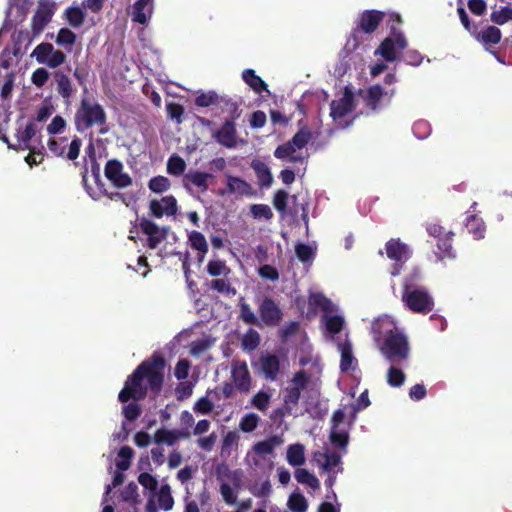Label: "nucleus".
Returning a JSON list of instances; mask_svg holds the SVG:
<instances>
[{"mask_svg":"<svg viewBox=\"0 0 512 512\" xmlns=\"http://www.w3.org/2000/svg\"><path fill=\"white\" fill-rule=\"evenodd\" d=\"M373 333L379 350L390 364L405 365L410 347L407 337L397 328L390 316L378 318L373 324Z\"/></svg>","mask_w":512,"mask_h":512,"instance_id":"nucleus-1","label":"nucleus"},{"mask_svg":"<svg viewBox=\"0 0 512 512\" xmlns=\"http://www.w3.org/2000/svg\"><path fill=\"white\" fill-rule=\"evenodd\" d=\"M164 364L161 359H155L153 362H143L134 373L128 378L124 388L119 393V400L126 402L129 399H142L147 392V381L150 389L158 392L163 383Z\"/></svg>","mask_w":512,"mask_h":512,"instance_id":"nucleus-2","label":"nucleus"},{"mask_svg":"<svg viewBox=\"0 0 512 512\" xmlns=\"http://www.w3.org/2000/svg\"><path fill=\"white\" fill-rule=\"evenodd\" d=\"M321 384V379L312 378L308 375V370H299L288 381L284 390V406L274 411L272 418H283L287 414H291L292 410L297 406L301 397V393L305 390H315Z\"/></svg>","mask_w":512,"mask_h":512,"instance_id":"nucleus-3","label":"nucleus"},{"mask_svg":"<svg viewBox=\"0 0 512 512\" xmlns=\"http://www.w3.org/2000/svg\"><path fill=\"white\" fill-rule=\"evenodd\" d=\"M284 443L282 436L273 435L255 443L246 453L245 464L254 473H267L274 466L275 449Z\"/></svg>","mask_w":512,"mask_h":512,"instance_id":"nucleus-4","label":"nucleus"},{"mask_svg":"<svg viewBox=\"0 0 512 512\" xmlns=\"http://www.w3.org/2000/svg\"><path fill=\"white\" fill-rule=\"evenodd\" d=\"M75 126L79 132L96 127L100 134H105L108 128L103 107L92 98H83L75 114Z\"/></svg>","mask_w":512,"mask_h":512,"instance_id":"nucleus-5","label":"nucleus"},{"mask_svg":"<svg viewBox=\"0 0 512 512\" xmlns=\"http://www.w3.org/2000/svg\"><path fill=\"white\" fill-rule=\"evenodd\" d=\"M312 138L311 130L307 126L301 127L292 139L274 151V156L287 163L299 164L305 169L307 155L304 152L305 146Z\"/></svg>","mask_w":512,"mask_h":512,"instance_id":"nucleus-6","label":"nucleus"},{"mask_svg":"<svg viewBox=\"0 0 512 512\" xmlns=\"http://www.w3.org/2000/svg\"><path fill=\"white\" fill-rule=\"evenodd\" d=\"M309 305L314 309L323 311L322 323L325 327L326 336L336 340L335 336L339 334L344 327V317L339 313L338 307L326 298L322 293H312L309 296ZM340 340L337 338V341Z\"/></svg>","mask_w":512,"mask_h":512,"instance_id":"nucleus-7","label":"nucleus"},{"mask_svg":"<svg viewBox=\"0 0 512 512\" xmlns=\"http://www.w3.org/2000/svg\"><path fill=\"white\" fill-rule=\"evenodd\" d=\"M418 278V272H415L410 277L405 278L402 302L409 310L415 313L426 314L433 309L434 301L432 296L424 287L418 286L414 283Z\"/></svg>","mask_w":512,"mask_h":512,"instance_id":"nucleus-8","label":"nucleus"},{"mask_svg":"<svg viewBox=\"0 0 512 512\" xmlns=\"http://www.w3.org/2000/svg\"><path fill=\"white\" fill-rule=\"evenodd\" d=\"M383 13L376 10L364 11L358 19L356 27L348 38L346 48L350 51L358 49L365 40L364 35L374 32L382 21Z\"/></svg>","mask_w":512,"mask_h":512,"instance_id":"nucleus-9","label":"nucleus"},{"mask_svg":"<svg viewBox=\"0 0 512 512\" xmlns=\"http://www.w3.org/2000/svg\"><path fill=\"white\" fill-rule=\"evenodd\" d=\"M313 458L322 472L328 475L325 484L331 488L335 483L336 476L342 472L341 456L325 448L323 451L315 452Z\"/></svg>","mask_w":512,"mask_h":512,"instance_id":"nucleus-10","label":"nucleus"},{"mask_svg":"<svg viewBox=\"0 0 512 512\" xmlns=\"http://www.w3.org/2000/svg\"><path fill=\"white\" fill-rule=\"evenodd\" d=\"M354 108V96L348 88H345L343 96L332 101L330 115L338 127L344 128L351 123L349 118Z\"/></svg>","mask_w":512,"mask_h":512,"instance_id":"nucleus-11","label":"nucleus"},{"mask_svg":"<svg viewBox=\"0 0 512 512\" xmlns=\"http://www.w3.org/2000/svg\"><path fill=\"white\" fill-rule=\"evenodd\" d=\"M31 57L34 58L37 63L46 65L52 69L61 66L66 60V55L61 50L54 48L51 43H40L37 45L33 49Z\"/></svg>","mask_w":512,"mask_h":512,"instance_id":"nucleus-12","label":"nucleus"},{"mask_svg":"<svg viewBox=\"0 0 512 512\" xmlns=\"http://www.w3.org/2000/svg\"><path fill=\"white\" fill-rule=\"evenodd\" d=\"M407 41L403 34L393 32L392 36L387 37L375 50V55H380L388 62H394L406 48Z\"/></svg>","mask_w":512,"mask_h":512,"instance_id":"nucleus-13","label":"nucleus"},{"mask_svg":"<svg viewBox=\"0 0 512 512\" xmlns=\"http://www.w3.org/2000/svg\"><path fill=\"white\" fill-rule=\"evenodd\" d=\"M48 147L56 156L75 160L79 156L81 141L78 138H74L70 143H68V139L65 137L52 138L48 142Z\"/></svg>","mask_w":512,"mask_h":512,"instance_id":"nucleus-14","label":"nucleus"},{"mask_svg":"<svg viewBox=\"0 0 512 512\" xmlns=\"http://www.w3.org/2000/svg\"><path fill=\"white\" fill-rule=\"evenodd\" d=\"M298 362L301 366L300 370H308V375L312 378L321 379L323 372V364L320 356L314 353L309 345L301 348L298 355Z\"/></svg>","mask_w":512,"mask_h":512,"instance_id":"nucleus-15","label":"nucleus"},{"mask_svg":"<svg viewBox=\"0 0 512 512\" xmlns=\"http://www.w3.org/2000/svg\"><path fill=\"white\" fill-rule=\"evenodd\" d=\"M36 133L37 127L33 121L18 123L15 133L16 143L13 145L9 144V147L18 150H35L36 146L33 144V141Z\"/></svg>","mask_w":512,"mask_h":512,"instance_id":"nucleus-16","label":"nucleus"},{"mask_svg":"<svg viewBox=\"0 0 512 512\" xmlns=\"http://www.w3.org/2000/svg\"><path fill=\"white\" fill-rule=\"evenodd\" d=\"M174 499L168 484L162 485L157 492H153L147 503L146 512H158L159 510L169 511L173 508Z\"/></svg>","mask_w":512,"mask_h":512,"instance_id":"nucleus-17","label":"nucleus"},{"mask_svg":"<svg viewBox=\"0 0 512 512\" xmlns=\"http://www.w3.org/2000/svg\"><path fill=\"white\" fill-rule=\"evenodd\" d=\"M232 383L237 390L248 393L252 387V378L245 361L235 360L231 367Z\"/></svg>","mask_w":512,"mask_h":512,"instance_id":"nucleus-18","label":"nucleus"},{"mask_svg":"<svg viewBox=\"0 0 512 512\" xmlns=\"http://www.w3.org/2000/svg\"><path fill=\"white\" fill-rule=\"evenodd\" d=\"M105 176L117 188H126L132 184V179L124 171L123 164L115 159L106 163Z\"/></svg>","mask_w":512,"mask_h":512,"instance_id":"nucleus-19","label":"nucleus"},{"mask_svg":"<svg viewBox=\"0 0 512 512\" xmlns=\"http://www.w3.org/2000/svg\"><path fill=\"white\" fill-rule=\"evenodd\" d=\"M337 348L340 352V370L343 373H353L357 370L358 361L353 355L352 344L348 339L347 333L343 340L337 341Z\"/></svg>","mask_w":512,"mask_h":512,"instance_id":"nucleus-20","label":"nucleus"},{"mask_svg":"<svg viewBox=\"0 0 512 512\" xmlns=\"http://www.w3.org/2000/svg\"><path fill=\"white\" fill-rule=\"evenodd\" d=\"M149 210L151 215L156 218L175 216L178 211L177 200L172 195L164 196L159 200H151Z\"/></svg>","mask_w":512,"mask_h":512,"instance_id":"nucleus-21","label":"nucleus"},{"mask_svg":"<svg viewBox=\"0 0 512 512\" xmlns=\"http://www.w3.org/2000/svg\"><path fill=\"white\" fill-rule=\"evenodd\" d=\"M395 95V88L384 90L380 85H373L365 92L364 99L367 106L377 109L381 104L389 103Z\"/></svg>","mask_w":512,"mask_h":512,"instance_id":"nucleus-22","label":"nucleus"},{"mask_svg":"<svg viewBox=\"0 0 512 512\" xmlns=\"http://www.w3.org/2000/svg\"><path fill=\"white\" fill-rule=\"evenodd\" d=\"M140 226L144 234L147 235L148 246L151 249H155L167 236L166 228H161L150 220L143 219Z\"/></svg>","mask_w":512,"mask_h":512,"instance_id":"nucleus-23","label":"nucleus"},{"mask_svg":"<svg viewBox=\"0 0 512 512\" xmlns=\"http://www.w3.org/2000/svg\"><path fill=\"white\" fill-rule=\"evenodd\" d=\"M154 9V0H137L132 8V20L142 25H146Z\"/></svg>","mask_w":512,"mask_h":512,"instance_id":"nucleus-24","label":"nucleus"},{"mask_svg":"<svg viewBox=\"0 0 512 512\" xmlns=\"http://www.w3.org/2000/svg\"><path fill=\"white\" fill-rule=\"evenodd\" d=\"M260 317L266 325H277L281 320L282 313L276 303L266 298L259 308Z\"/></svg>","mask_w":512,"mask_h":512,"instance_id":"nucleus-25","label":"nucleus"},{"mask_svg":"<svg viewBox=\"0 0 512 512\" xmlns=\"http://www.w3.org/2000/svg\"><path fill=\"white\" fill-rule=\"evenodd\" d=\"M215 139L227 148H235L238 144L236 128L233 122L226 121L219 130L214 133Z\"/></svg>","mask_w":512,"mask_h":512,"instance_id":"nucleus-26","label":"nucleus"},{"mask_svg":"<svg viewBox=\"0 0 512 512\" xmlns=\"http://www.w3.org/2000/svg\"><path fill=\"white\" fill-rule=\"evenodd\" d=\"M388 258L399 263L406 262L411 255L409 247L399 240L391 239L385 246Z\"/></svg>","mask_w":512,"mask_h":512,"instance_id":"nucleus-27","label":"nucleus"},{"mask_svg":"<svg viewBox=\"0 0 512 512\" xmlns=\"http://www.w3.org/2000/svg\"><path fill=\"white\" fill-rule=\"evenodd\" d=\"M54 11L48 4H40L33 16L32 30L34 33H40L44 27L51 21Z\"/></svg>","mask_w":512,"mask_h":512,"instance_id":"nucleus-28","label":"nucleus"},{"mask_svg":"<svg viewBox=\"0 0 512 512\" xmlns=\"http://www.w3.org/2000/svg\"><path fill=\"white\" fill-rule=\"evenodd\" d=\"M286 460L293 467H300L305 464V447L300 443L289 445L286 451Z\"/></svg>","mask_w":512,"mask_h":512,"instance_id":"nucleus-29","label":"nucleus"},{"mask_svg":"<svg viewBox=\"0 0 512 512\" xmlns=\"http://www.w3.org/2000/svg\"><path fill=\"white\" fill-rule=\"evenodd\" d=\"M188 242L191 248L198 252L199 261H203L208 252V243L205 236L201 232L190 231L188 232Z\"/></svg>","mask_w":512,"mask_h":512,"instance_id":"nucleus-30","label":"nucleus"},{"mask_svg":"<svg viewBox=\"0 0 512 512\" xmlns=\"http://www.w3.org/2000/svg\"><path fill=\"white\" fill-rule=\"evenodd\" d=\"M251 167L256 173L259 185L261 187L269 188L272 185L273 176L267 164L260 160H253Z\"/></svg>","mask_w":512,"mask_h":512,"instance_id":"nucleus-31","label":"nucleus"},{"mask_svg":"<svg viewBox=\"0 0 512 512\" xmlns=\"http://www.w3.org/2000/svg\"><path fill=\"white\" fill-rule=\"evenodd\" d=\"M261 370L265 377L274 380L279 372V359L274 355H264L260 358Z\"/></svg>","mask_w":512,"mask_h":512,"instance_id":"nucleus-32","label":"nucleus"},{"mask_svg":"<svg viewBox=\"0 0 512 512\" xmlns=\"http://www.w3.org/2000/svg\"><path fill=\"white\" fill-rule=\"evenodd\" d=\"M216 396V391L208 390L205 396L199 398L195 402L193 406L194 412L200 415H207L211 413L214 409V400Z\"/></svg>","mask_w":512,"mask_h":512,"instance_id":"nucleus-33","label":"nucleus"},{"mask_svg":"<svg viewBox=\"0 0 512 512\" xmlns=\"http://www.w3.org/2000/svg\"><path fill=\"white\" fill-rule=\"evenodd\" d=\"M210 177L211 175L205 172H189L184 176V186L189 189L190 185H193L205 191L208 188V179Z\"/></svg>","mask_w":512,"mask_h":512,"instance_id":"nucleus-34","label":"nucleus"},{"mask_svg":"<svg viewBox=\"0 0 512 512\" xmlns=\"http://www.w3.org/2000/svg\"><path fill=\"white\" fill-rule=\"evenodd\" d=\"M183 434L178 430H168L165 428L158 429L153 437V441L160 445L166 444L168 446L174 445Z\"/></svg>","mask_w":512,"mask_h":512,"instance_id":"nucleus-35","label":"nucleus"},{"mask_svg":"<svg viewBox=\"0 0 512 512\" xmlns=\"http://www.w3.org/2000/svg\"><path fill=\"white\" fill-rule=\"evenodd\" d=\"M85 18L84 10L78 6H70L64 11V19L72 28H80L84 24Z\"/></svg>","mask_w":512,"mask_h":512,"instance_id":"nucleus-36","label":"nucleus"},{"mask_svg":"<svg viewBox=\"0 0 512 512\" xmlns=\"http://www.w3.org/2000/svg\"><path fill=\"white\" fill-rule=\"evenodd\" d=\"M227 192L233 195L243 196L250 193V185L239 177L227 175Z\"/></svg>","mask_w":512,"mask_h":512,"instance_id":"nucleus-37","label":"nucleus"},{"mask_svg":"<svg viewBox=\"0 0 512 512\" xmlns=\"http://www.w3.org/2000/svg\"><path fill=\"white\" fill-rule=\"evenodd\" d=\"M477 41L483 45H494L501 40V31L495 26H488L475 35Z\"/></svg>","mask_w":512,"mask_h":512,"instance_id":"nucleus-38","label":"nucleus"},{"mask_svg":"<svg viewBox=\"0 0 512 512\" xmlns=\"http://www.w3.org/2000/svg\"><path fill=\"white\" fill-rule=\"evenodd\" d=\"M466 228L475 239H482L485 235V224L483 220L475 214L468 215L466 218Z\"/></svg>","mask_w":512,"mask_h":512,"instance_id":"nucleus-39","label":"nucleus"},{"mask_svg":"<svg viewBox=\"0 0 512 512\" xmlns=\"http://www.w3.org/2000/svg\"><path fill=\"white\" fill-rule=\"evenodd\" d=\"M244 82L253 89L256 93H261L267 90L266 83L255 74L253 69H246L242 73Z\"/></svg>","mask_w":512,"mask_h":512,"instance_id":"nucleus-40","label":"nucleus"},{"mask_svg":"<svg viewBox=\"0 0 512 512\" xmlns=\"http://www.w3.org/2000/svg\"><path fill=\"white\" fill-rule=\"evenodd\" d=\"M76 40V34L69 28L63 27L58 31L55 42L58 46L70 51Z\"/></svg>","mask_w":512,"mask_h":512,"instance_id":"nucleus-41","label":"nucleus"},{"mask_svg":"<svg viewBox=\"0 0 512 512\" xmlns=\"http://www.w3.org/2000/svg\"><path fill=\"white\" fill-rule=\"evenodd\" d=\"M295 479L298 483L306 485L313 490L319 489L320 487V482L316 476L304 468L296 469Z\"/></svg>","mask_w":512,"mask_h":512,"instance_id":"nucleus-42","label":"nucleus"},{"mask_svg":"<svg viewBox=\"0 0 512 512\" xmlns=\"http://www.w3.org/2000/svg\"><path fill=\"white\" fill-rule=\"evenodd\" d=\"M240 436L236 431H229L223 438L221 455L230 456L231 452L238 447Z\"/></svg>","mask_w":512,"mask_h":512,"instance_id":"nucleus-43","label":"nucleus"},{"mask_svg":"<svg viewBox=\"0 0 512 512\" xmlns=\"http://www.w3.org/2000/svg\"><path fill=\"white\" fill-rule=\"evenodd\" d=\"M55 79H56V83H57L58 93L63 98L68 99L72 95V92H73L72 84H71L69 77L62 72H56Z\"/></svg>","mask_w":512,"mask_h":512,"instance_id":"nucleus-44","label":"nucleus"},{"mask_svg":"<svg viewBox=\"0 0 512 512\" xmlns=\"http://www.w3.org/2000/svg\"><path fill=\"white\" fill-rule=\"evenodd\" d=\"M400 364H391L387 372V383L392 387H400L405 381V374Z\"/></svg>","mask_w":512,"mask_h":512,"instance_id":"nucleus-45","label":"nucleus"},{"mask_svg":"<svg viewBox=\"0 0 512 512\" xmlns=\"http://www.w3.org/2000/svg\"><path fill=\"white\" fill-rule=\"evenodd\" d=\"M490 19L497 25H504L512 21V7H500V9L492 11Z\"/></svg>","mask_w":512,"mask_h":512,"instance_id":"nucleus-46","label":"nucleus"},{"mask_svg":"<svg viewBox=\"0 0 512 512\" xmlns=\"http://www.w3.org/2000/svg\"><path fill=\"white\" fill-rule=\"evenodd\" d=\"M186 169L185 161L178 155H172L167 161V172L170 175L180 176Z\"/></svg>","mask_w":512,"mask_h":512,"instance_id":"nucleus-47","label":"nucleus"},{"mask_svg":"<svg viewBox=\"0 0 512 512\" xmlns=\"http://www.w3.org/2000/svg\"><path fill=\"white\" fill-rule=\"evenodd\" d=\"M287 504L289 509L293 512H305L308 507L306 498L299 492H293Z\"/></svg>","mask_w":512,"mask_h":512,"instance_id":"nucleus-48","label":"nucleus"},{"mask_svg":"<svg viewBox=\"0 0 512 512\" xmlns=\"http://www.w3.org/2000/svg\"><path fill=\"white\" fill-rule=\"evenodd\" d=\"M259 421L260 418L257 414L247 413L241 418L239 428L245 433L253 432L257 428Z\"/></svg>","mask_w":512,"mask_h":512,"instance_id":"nucleus-49","label":"nucleus"},{"mask_svg":"<svg viewBox=\"0 0 512 512\" xmlns=\"http://www.w3.org/2000/svg\"><path fill=\"white\" fill-rule=\"evenodd\" d=\"M207 272L213 277L227 276L230 273V268L222 260H211L207 264Z\"/></svg>","mask_w":512,"mask_h":512,"instance_id":"nucleus-50","label":"nucleus"},{"mask_svg":"<svg viewBox=\"0 0 512 512\" xmlns=\"http://www.w3.org/2000/svg\"><path fill=\"white\" fill-rule=\"evenodd\" d=\"M134 452L132 448L124 446L118 453V460L116 466L120 471H126L130 467L131 459L133 458Z\"/></svg>","mask_w":512,"mask_h":512,"instance_id":"nucleus-51","label":"nucleus"},{"mask_svg":"<svg viewBox=\"0 0 512 512\" xmlns=\"http://www.w3.org/2000/svg\"><path fill=\"white\" fill-rule=\"evenodd\" d=\"M330 439L333 444L344 448L348 443V433L344 428L332 425Z\"/></svg>","mask_w":512,"mask_h":512,"instance_id":"nucleus-52","label":"nucleus"},{"mask_svg":"<svg viewBox=\"0 0 512 512\" xmlns=\"http://www.w3.org/2000/svg\"><path fill=\"white\" fill-rule=\"evenodd\" d=\"M171 182L165 176H156L150 179L148 183L149 189L154 193H163L170 189Z\"/></svg>","mask_w":512,"mask_h":512,"instance_id":"nucleus-53","label":"nucleus"},{"mask_svg":"<svg viewBox=\"0 0 512 512\" xmlns=\"http://www.w3.org/2000/svg\"><path fill=\"white\" fill-rule=\"evenodd\" d=\"M211 288L216 290L217 292L230 296L236 294V289L233 288L230 282L227 279H215L211 282Z\"/></svg>","mask_w":512,"mask_h":512,"instance_id":"nucleus-54","label":"nucleus"},{"mask_svg":"<svg viewBox=\"0 0 512 512\" xmlns=\"http://www.w3.org/2000/svg\"><path fill=\"white\" fill-rule=\"evenodd\" d=\"M295 252H296L297 257L302 262H309V261L313 260V258L315 256L314 248L312 246L304 244V243L297 244L295 247Z\"/></svg>","mask_w":512,"mask_h":512,"instance_id":"nucleus-55","label":"nucleus"},{"mask_svg":"<svg viewBox=\"0 0 512 512\" xmlns=\"http://www.w3.org/2000/svg\"><path fill=\"white\" fill-rule=\"evenodd\" d=\"M271 395L264 391H259L252 398V405L260 410L265 411L270 404Z\"/></svg>","mask_w":512,"mask_h":512,"instance_id":"nucleus-56","label":"nucleus"},{"mask_svg":"<svg viewBox=\"0 0 512 512\" xmlns=\"http://www.w3.org/2000/svg\"><path fill=\"white\" fill-rule=\"evenodd\" d=\"M250 211L256 219L269 220L273 216L271 208L264 204H254L251 206Z\"/></svg>","mask_w":512,"mask_h":512,"instance_id":"nucleus-57","label":"nucleus"},{"mask_svg":"<svg viewBox=\"0 0 512 512\" xmlns=\"http://www.w3.org/2000/svg\"><path fill=\"white\" fill-rule=\"evenodd\" d=\"M240 318L247 324H256L257 317L250 308V306L244 301L243 298L240 299Z\"/></svg>","mask_w":512,"mask_h":512,"instance_id":"nucleus-58","label":"nucleus"},{"mask_svg":"<svg viewBox=\"0 0 512 512\" xmlns=\"http://www.w3.org/2000/svg\"><path fill=\"white\" fill-rule=\"evenodd\" d=\"M260 343V335L253 329H250L243 337L242 345L244 349L254 350Z\"/></svg>","mask_w":512,"mask_h":512,"instance_id":"nucleus-59","label":"nucleus"},{"mask_svg":"<svg viewBox=\"0 0 512 512\" xmlns=\"http://www.w3.org/2000/svg\"><path fill=\"white\" fill-rule=\"evenodd\" d=\"M251 493L256 497H268L271 493V483L268 479L250 488Z\"/></svg>","mask_w":512,"mask_h":512,"instance_id":"nucleus-60","label":"nucleus"},{"mask_svg":"<svg viewBox=\"0 0 512 512\" xmlns=\"http://www.w3.org/2000/svg\"><path fill=\"white\" fill-rule=\"evenodd\" d=\"M220 493L227 504L233 505L236 503L237 493L228 483H222L220 485Z\"/></svg>","mask_w":512,"mask_h":512,"instance_id":"nucleus-61","label":"nucleus"},{"mask_svg":"<svg viewBox=\"0 0 512 512\" xmlns=\"http://www.w3.org/2000/svg\"><path fill=\"white\" fill-rule=\"evenodd\" d=\"M138 482L147 490L151 492V494L156 490L157 488V480L154 476H152L149 473H141L138 477Z\"/></svg>","mask_w":512,"mask_h":512,"instance_id":"nucleus-62","label":"nucleus"},{"mask_svg":"<svg viewBox=\"0 0 512 512\" xmlns=\"http://www.w3.org/2000/svg\"><path fill=\"white\" fill-rule=\"evenodd\" d=\"M431 128L428 122L421 120L413 125V133L418 139H425L429 136Z\"/></svg>","mask_w":512,"mask_h":512,"instance_id":"nucleus-63","label":"nucleus"},{"mask_svg":"<svg viewBox=\"0 0 512 512\" xmlns=\"http://www.w3.org/2000/svg\"><path fill=\"white\" fill-rule=\"evenodd\" d=\"M190 370V363L186 359H181L177 362L174 370V375L178 380H184L188 377Z\"/></svg>","mask_w":512,"mask_h":512,"instance_id":"nucleus-64","label":"nucleus"}]
</instances>
